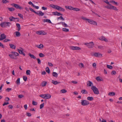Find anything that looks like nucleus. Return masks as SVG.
Masks as SVG:
<instances>
[{"instance_id": "1", "label": "nucleus", "mask_w": 122, "mask_h": 122, "mask_svg": "<svg viewBox=\"0 0 122 122\" xmlns=\"http://www.w3.org/2000/svg\"><path fill=\"white\" fill-rule=\"evenodd\" d=\"M11 24V23L7 22H5L1 23L0 24V26L2 27H9L10 25Z\"/></svg>"}, {"instance_id": "2", "label": "nucleus", "mask_w": 122, "mask_h": 122, "mask_svg": "<svg viewBox=\"0 0 122 122\" xmlns=\"http://www.w3.org/2000/svg\"><path fill=\"white\" fill-rule=\"evenodd\" d=\"M91 88L93 90L94 94H99V92L98 88L95 86H92Z\"/></svg>"}, {"instance_id": "3", "label": "nucleus", "mask_w": 122, "mask_h": 122, "mask_svg": "<svg viewBox=\"0 0 122 122\" xmlns=\"http://www.w3.org/2000/svg\"><path fill=\"white\" fill-rule=\"evenodd\" d=\"M81 101V105L82 106H86L89 104V102L88 101L85 100H82Z\"/></svg>"}, {"instance_id": "4", "label": "nucleus", "mask_w": 122, "mask_h": 122, "mask_svg": "<svg viewBox=\"0 0 122 122\" xmlns=\"http://www.w3.org/2000/svg\"><path fill=\"white\" fill-rule=\"evenodd\" d=\"M85 44L87 46V47L90 48H92L94 45V44L93 42H91L89 43H85Z\"/></svg>"}, {"instance_id": "5", "label": "nucleus", "mask_w": 122, "mask_h": 122, "mask_svg": "<svg viewBox=\"0 0 122 122\" xmlns=\"http://www.w3.org/2000/svg\"><path fill=\"white\" fill-rule=\"evenodd\" d=\"M70 49L72 50H80L81 48L78 46H71L69 47Z\"/></svg>"}, {"instance_id": "6", "label": "nucleus", "mask_w": 122, "mask_h": 122, "mask_svg": "<svg viewBox=\"0 0 122 122\" xmlns=\"http://www.w3.org/2000/svg\"><path fill=\"white\" fill-rule=\"evenodd\" d=\"M92 55L93 56L99 57H102V54L99 52L94 53Z\"/></svg>"}, {"instance_id": "7", "label": "nucleus", "mask_w": 122, "mask_h": 122, "mask_svg": "<svg viewBox=\"0 0 122 122\" xmlns=\"http://www.w3.org/2000/svg\"><path fill=\"white\" fill-rule=\"evenodd\" d=\"M87 21L89 23L91 24H92L93 25H97V22L92 20L88 19Z\"/></svg>"}, {"instance_id": "8", "label": "nucleus", "mask_w": 122, "mask_h": 122, "mask_svg": "<svg viewBox=\"0 0 122 122\" xmlns=\"http://www.w3.org/2000/svg\"><path fill=\"white\" fill-rule=\"evenodd\" d=\"M6 38V36L5 34H1L0 36V40H2L5 39Z\"/></svg>"}, {"instance_id": "9", "label": "nucleus", "mask_w": 122, "mask_h": 122, "mask_svg": "<svg viewBox=\"0 0 122 122\" xmlns=\"http://www.w3.org/2000/svg\"><path fill=\"white\" fill-rule=\"evenodd\" d=\"M21 49H17V51H18L19 52V53L20 54H22L24 56H25V54L23 52V48H20Z\"/></svg>"}, {"instance_id": "10", "label": "nucleus", "mask_w": 122, "mask_h": 122, "mask_svg": "<svg viewBox=\"0 0 122 122\" xmlns=\"http://www.w3.org/2000/svg\"><path fill=\"white\" fill-rule=\"evenodd\" d=\"M13 6L15 7L16 9H19L20 10L23 9V7H21L19 5L17 4H14Z\"/></svg>"}, {"instance_id": "11", "label": "nucleus", "mask_w": 122, "mask_h": 122, "mask_svg": "<svg viewBox=\"0 0 122 122\" xmlns=\"http://www.w3.org/2000/svg\"><path fill=\"white\" fill-rule=\"evenodd\" d=\"M99 39L102 41H104L106 42H108V40L104 37L103 36H102L99 38Z\"/></svg>"}, {"instance_id": "12", "label": "nucleus", "mask_w": 122, "mask_h": 122, "mask_svg": "<svg viewBox=\"0 0 122 122\" xmlns=\"http://www.w3.org/2000/svg\"><path fill=\"white\" fill-rule=\"evenodd\" d=\"M9 19L10 20V21H14V20H13V19H17V21L18 22L19 21V18H15L13 16H10L9 18Z\"/></svg>"}, {"instance_id": "13", "label": "nucleus", "mask_w": 122, "mask_h": 122, "mask_svg": "<svg viewBox=\"0 0 122 122\" xmlns=\"http://www.w3.org/2000/svg\"><path fill=\"white\" fill-rule=\"evenodd\" d=\"M36 14L38 15L39 16H42L44 15V13L41 11H38L36 12Z\"/></svg>"}, {"instance_id": "14", "label": "nucleus", "mask_w": 122, "mask_h": 122, "mask_svg": "<svg viewBox=\"0 0 122 122\" xmlns=\"http://www.w3.org/2000/svg\"><path fill=\"white\" fill-rule=\"evenodd\" d=\"M57 7V10L62 11H65V9L62 7L58 6Z\"/></svg>"}, {"instance_id": "15", "label": "nucleus", "mask_w": 122, "mask_h": 122, "mask_svg": "<svg viewBox=\"0 0 122 122\" xmlns=\"http://www.w3.org/2000/svg\"><path fill=\"white\" fill-rule=\"evenodd\" d=\"M53 14L55 15H57L58 16L62 15H63L61 14L60 13L58 12L57 11L53 12Z\"/></svg>"}, {"instance_id": "16", "label": "nucleus", "mask_w": 122, "mask_h": 122, "mask_svg": "<svg viewBox=\"0 0 122 122\" xmlns=\"http://www.w3.org/2000/svg\"><path fill=\"white\" fill-rule=\"evenodd\" d=\"M51 95L49 94H45V99H48L51 98Z\"/></svg>"}, {"instance_id": "17", "label": "nucleus", "mask_w": 122, "mask_h": 122, "mask_svg": "<svg viewBox=\"0 0 122 122\" xmlns=\"http://www.w3.org/2000/svg\"><path fill=\"white\" fill-rule=\"evenodd\" d=\"M93 85V83L90 81H88L87 82V86H92V85Z\"/></svg>"}, {"instance_id": "18", "label": "nucleus", "mask_w": 122, "mask_h": 122, "mask_svg": "<svg viewBox=\"0 0 122 122\" xmlns=\"http://www.w3.org/2000/svg\"><path fill=\"white\" fill-rule=\"evenodd\" d=\"M66 8L68 9H69L70 10H73V7L71 6H65Z\"/></svg>"}, {"instance_id": "19", "label": "nucleus", "mask_w": 122, "mask_h": 122, "mask_svg": "<svg viewBox=\"0 0 122 122\" xmlns=\"http://www.w3.org/2000/svg\"><path fill=\"white\" fill-rule=\"evenodd\" d=\"M36 47L40 49H42L43 47V45L42 44H40L39 45H36Z\"/></svg>"}, {"instance_id": "20", "label": "nucleus", "mask_w": 122, "mask_h": 122, "mask_svg": "<svg viewBox=\"0 0 122 122\" xmlns=\"http://www.w3.org/2000/svg\"><path fill=\"white\" fill-rule=\"evenodd\" d=\"M109 5L107 6H105V7L107 9H112V5L109 4Z\"/></svg>"}, {"instance_id": "21", "label": "nucleus", "mask_w": 122, "mask_h": 122, "mask_svg": "<svg viewBox=\"0 0 122 122\" xmlns=\"http://www.w3.org/2000/svg\"><path fill=\"white\" fill-rule=\"evenodd\" d=\"M58 5H55L53 4H51L50 5V6L52 8L55 9H57V8Z\"/></svg>"}, {"instance_id": "22", "label": "nucleus", "mask_w": 122, "mask_h": 122, "mask_svg": "<svg viewBox=\"0 0 122 122\" xmlns=\"http://www.w3.org/2000/svg\"><path fill=\"white\" fill-rule=\"evenodd\" d=\"M43 21L44 22H46L50 23H51V22L50 20L49 19H44L43 20Z\"/></svg>"}, {"instance_id": "23", "label": "nucleus", "mask_w": 122, "mask_h": 122, "mask_svg": "<svg viewBox=\"0 0 122 122\" xmlns=\"http://www.w3.org/2000/svg\"><path fill=\"white\" fill-rule=\"evenodd\" d=\"M9 46L12 49H15L16 48V46L12 44H9Z\"/></svg>"}, {"instance_id": "24", "label": "nucleus", "mask_w": 122, "mask_h": 122, "mask_svg": "<svg viewBox=\"0 0 122 122\" xmlns=\"http://www.w3.org/2000/svg\"><path fill=\"white\" fill-rule=\"evenodd\" d=\"M28 55L31 58L35 59L36 58V57L33 54H31L30 53H29L28 54Z\"/></svg>"}, {"instance_id": "25", "label": "nucleus", "mask_w": 122, "mask_h": 122, "mask_svg": "<svg viewBox=\"0 0 122 122\" xmlns=\"http://www.w3.org/2000/svg\"><path fill=\"white\" fill-rule=\"evenodd\" d=\"M52 83L54 85H57L60 83V82H59L57 81L54 80H52Z\"/></svg>"}, {"instance_id": "26", "label": "nucleus", "mask_w": 122, "mask_h": 122, "mask_svg": "<svg viewBox=\"0 0 122 122\" xmlns=\"http://www.w3.org/2000/svg\"><path fill=\"white\" fill-rule=\"evenodd\" d=\"M16 26L18 27L17 30L18 31H19L21 29L20 25V24L17 23L16 24Z\"/></svg>"}, {"instance_id": "27", "label": "nucleus", "mask_w": 122, "mask_h": 122, "mask_svg": "<svg viewBox=\"0 0 122 122\" xmlns=\"http://www.w3.org/2000/svg\"><path fill=\"white\" fill-rule=\"evenodd\" d=\"M47 82L46 81H43L41 82L42 86V87L45 86L47 84Z\"/></svg>"}, {"instance_id": "28", "label": "nucleus", "mask_w": 122, "mask_h": 122, "mask_svg": "<svg viewBox=\"0 0 122 122\" xmlns=\"http://www.w3.org/2000/svg\"><path fill=\"white\" fill-rule=\"evenodd\" d=\"M81 92L82 94H87L88 93L87 92L85 89L82 90L81 91Z\"/></svg>"}, {"instance_id": "29", "label": "nucleus", "mask_w": 122, "mask_h": 122, "mask_svg": "<svg viewBox=\"0 0 122 122\" xmlns=\"http://www.w3.org/2000/svg\"><path fill=\"white\" fill-rule=\"evenodd\" d=\"M87 99L88 100L92 101L93 100L94 98L92 97H87Z\"/></svg>"}, {"instance_id": "30", "label": "nucleus", "mask_w": 122, "mask_h": 122, "mask_svg": "<svg viewBox=\"0 0 122 122\" xmlns=\"http://www.w3.org/2000/svg\"><path fill=\"white\" fill-rule=\"evenodd\" d=\"M15 33V35L17 37H19L20 36V34L19 32L16 31Z\"/></svg>"}, {"instance_id": "31", "label": "nucleus", "mask_w": 122, "mask_h": 122, "mask_svg": "<svg viewBox=\"0 0 122 122\" xmlns=\"http://www.w3.org/2000/svg\"><path fill=\"white\" fill-rule=\"evenodd\" d=\"M61 23L62 24V25L63 26H64L65 27H66L68 26L64 22H61L60 23Z\"/></svg>"}, {"instance_id": "32", "label": "nucleus", "mask_w": 122, "mask_h": 122, "mask_svg": "<svg viewBox=\"0 0 122 122\" xmlns=\"http://www.w3.org/2000/svg\"><path fill=\"white\" fill-rule=\"evenodd\" d=\"M52 75L53 76L56 77H57L58 76V74L57 73L55 72H53L52 73Z\"/></svg>"}, {"instance_id": "33", "label": "nucleus", "mask_w": 122, "mask_h": 122, "mask_svg": "<svg viewBox=\"0 0 122 122\" xmlns=\"http://www.w3.org/2000/svg\"><path fill=\"white\" fill-rule=\"evenodd\" d=\"M101 78L99 76H98L96 78V80L98 81H102V80L101 79Z\"/></svg>"}, {"instance_id": "34", "label": "nucleus", "mask_w": 122, "mask_h": 122, "mask_svg": "<svg viewBox=\"0 0 122 122\" xmlns=\"http://www.w3.org/2000/svg\"><path fill=\"white\" fill-rule=\"evenodd\" d=\"M67 92V91L65 89L61 90L60 91L61 93H65Z\"/></svg>"}, {"instance_id": "35", "label": "nucleus", "mask_w": 122, "mask_h": 122, "mask_svg": "<svg viewBox=\"0 0 122 122\" xmlns=\"http://www.w3.org/2000/svg\"><path fill=\"white\" fill-rule=\"evenodd\" d=\"M115 94V93L113 92H109L108 93V95L109 96H114Z\"/></svg>"}, {"instance_id": "36", "label": "nucleus", "mask_w": 122, "mask_h": 122, "mask_svg": "<svg viewBox=\"0 0 122 122\" xmlns=\"http://www.w3.org/2000/svg\"><path fill=\"white\" fill-rule=\"evenodd\" d=\"M8 9L10 11H14L15 10V9L13 7L8 8Z\"/></svg>"}, {"instance_id": "37", "label": "nucleus", "mask_w": 122, "mask_h": 122, "mask_svg": "<svg viewBox=\"0 0 122 122\" xmlns=\"http://www.w3.org/2000/svg\"><path fill=\"white\" fill-rule=\"evenodd\" d=\"M20 79L19 78L16 81V83L17 85H19L20 84Z\"/></svg>"}, {"instance_id": "38", "label": "nucleus", "mask_w": 122, "mask_h": 122, "mask_svg": "<svg viewBox=\"0 0 122 122\" xmlns=\"http://www.w3.org/2000/svg\"><path fill=\"white\" fill-rule=\"evenodd\" d=\"M46 72L49 74L50 73V70L48 67H47L46 68Z\"/></svg>"}, {"instance_id": "39", "label": "nucleus", "mask_w": 122, "mask_h": 122, "mask_svg": "<svg viewBox=\"0 0 122 122\" xmlns=\"http://www.w3.org/2000/svg\"><path fill=\"white\" fill-rule=\"evenodd\" d=\"M80 10L79 9L77 8H73V10L78 11H80Z\"/></svg>"}, {"instance_id": "40", "label": "nucleus", "mask_w": 122, "mask_h": 122, "mask_svg": "<svg viewBox=\"0 0 122 122\" xmlns=\"http://www.w3.org/2000/svg\"><path fill=\"white\" fill-rule=\"evenodd\" d=\"M2 2L3 4H6L7 3L9 2V1L7 0H2Z\"/></svg>"}, {"instance_id": "41", "label": "nucleus", "mask_w": 122, "mask_h": 122, "mask_svg": "<svg viewBox=\"0 0 122 122\" xmlns=\"http://www.w3.org/2000/svg\"><path fill=\"white\" fill-rule=\"evenodd\" d=\"M111 9L113 10H116V11H117L118 10V9L116 7L112 5V8Z\"/></svg>"}, {"instance_id": "42", "label": "nucleus", "mask_w": 122, "mask_h": 122, "mask_svg": "<svg viewBox=\"0 0 122 122\" xmlns=\"http://www.w3.org/2000/svg\"><path fill=\"white\" fill-rule=\"evenodd\" d=\"M30 71L29 70H28L26 71V74L27 75H30Z\"/></svg>"}, {"instance_id": "43", "label": "nucleus", "mask_w": 122, "mask_h": 122, "mask_svg": "<svg viewBox=\"0 0 122 122\" xmlns=\"http://www.w3.org/2000/svg\"><path fill=\"white\" fill-rule=\"evenodd\" d=\"M62 30L63 31L66 32H67L69 31V30L68 29H67L65 28H63L62 29Z\"/></svg>"}, {"instance_id": "44", "label": "nucleus", "mask_w": 122, "mask_h": 122, "mask_svg": "<svg viewBox=\"0 0 122 122\" xmlns=\"http://www.w3.org/2000/svg\"><path fill=\"white\" fill-rule=\"evenodd\" d=\"M11 53H12L13 54H14V55H15V56H18L19 55L18 53L16 52H11Z\"/></svg>"}, {"instance_id": "45", "label": "nucleus", "mask_w": 122, "mask_h": 122, "mask_svg": "<svg viewBox=\"0 0 122 122\" xmlns=\"http://www.w3.org/2000/svg\"><path fill=\"white\" fill-rule=\"evenodd\" d=\"M79 66L80 67H81V68L82 67H84V64L82 63H79Z\"/></svg>"}, {"instance_id": "46", "label": "nucleus", "mask_w": 122, "mask_h": 122, "mask_svg": "<svg viewBox=\"0 0 122 122\" xmlns=\"http://www.w3.org/2000/svg\"><path fill=\"white\" fill-rule=\"evenodd\" d=\"M9 55L11 58L12 59H15V58L14 56L13 55L9 54Z\"/></svg>"}, {"instance_id": "47", "label": "nucleus", "mask_w": 122, "mask_h": 122, "mask_svg": "<svg viewBox=\"0 0 122 122\" xmlns=\"http://www.w3.org/2000/svg\"><path fill=\"white\" fill-rule=\"evenodd\" d=\"M39 55L40 57H43L45 56V55L42 53H40L39 54Z\"/></svg>"}, {"instance_id": "48", "label": "nucleus", "mask_w": 122, "mask_h": 122, "mask_svg": "<svg viewBox=\"0 0 122 122\" xmlns=\"http://www.w3.org/2000/svg\"><path fill=\"white\" fill-rule=\"evenodd\" d=\"M36 33L39 35L43 34V32L40 31H38Z\"/></svg>"}, {"instance_id": "49", "label": "nucleus", "mask_w": 122, "mask_h": 122, "mask_svg": "<svg viewBox=\"0 0 122 122\" xmlns=\"http://www.w3.org/2000/svg\"><path fill=\"white\" fill-rule=\"evenodd\" d=\"M44 103H43L40 105V109H41L43 107L44 105Z\"/></svg>"}, {"instance_id": "50", "label": "nucleus", "mask_w": 122, "mask_h": 122, "mask_svg": "<svg viewBox=\"0 0 122 122\" xmlns=\"http://www.w3.org/2000/svg\"><path fill=\"white\" fill-rule=\"evenodd\" d=\"M39 96L45 99V94L40 95H39Z\"/></svg>"}, {"instance_id": "51", "label": "nucleus", "mask_w": 122, "mask_h": 122, "mask_svg": "<svg viewBox=\"0 0 122 122\" xmlns=\"http://www.w3.org/2000/svg\"><path fill=\"white\" fill-rule=\"evenodd\" d=\"M107 67L109 69H112L113 68L112 66L111 65H107Z\"/></svg>"}, {"instance_id": "52", "label": "nucleus", "mask_w": 122, "mask_h": 122, "mask_svg": "<svg viewBox=\"0 0 122 122\" xmlns=\"http://www.w3.org/2000/svg\"><path fill=\"white\" fill-rule=\"evenodd\" d=\"M29 9L31 11L34 12L36 14V12L33 9H32L31 8H29Z\"/></svg>"}, {"instance_id": "53", "label": "nucleus", "mask_w": 122, "mask_h": 122, "mask_svg": "<svg viewBox=\"0 0 122 122\" xmlns=\"http://www.w3.org/2000/svg\"><path fill=\"white\" fill-rule=\"evenodd\" d=\"M23 79L24 81H26L27 79V77H26L25 76H23Z\"/></svg>"}, {"instance_id": "54", "label": "nucleus", "mask_w": 122, "mask_h": 122, "mask_svg": "<svg viewBox=\"0 0 122 122\" xmlns=\"http://www.w3.org/2000/svg\"><path fill=\"white\" fill-rule=\"evenodd\" d=\"M24 97V96L23 95H20L18 96V97L19 98H21Z\"/></svg>"}, {"instance_id": "55", "label": "nucleus", "mask_w": 122, "mask_h": 122, "mask_svg": "<svg viewBox=\"0 0 122 122\" xmlns=\"http://www.w3.org/2000/svg\"><path fill=\"white\" fill-rule=\"evenodd\" d=\"M32 104L34 105H37V103L36 102H35L34 101H32Z\"/></svg>"}, {"instance_id": "56", "label": "nucleus", "mask_w": 122, "mask_h": 122, "mask_svg": "<svg viewBox=\"0 0 122 122\" xmlns=\"http://www.w3.org/2000/svg\"><path fill=\"white\" fill-rule=\"evenodd\" d=\"M38 63L39 64H40L41 63V61L40 59L39 58H37L36 59Z\"/></svg>"}, {"instance_id": "57", "label": "nucleus", "mask_w": 122, "mask_h": 122, "mask_svg": "<svg viewBox=\"0 0 122 122\" xmlns=\"http://www.w3.org/2000/svg\"><path fill=\"white\" fill-rule=\"evenodd\" d=\"M111 74L113 75H116V72L115 71H112V72Z\"/></svg>"}, {"instance_id": "58", "label": "nucleus", "mask_w": 122, "mask_h": 122, "mask_svg": "<svg viewBox=\"0 0 122 122\" xmlns=\"http://www.w3.org/2000/svg\"><path fill=\"white\" fill-rule=\"evenodd\" d=\"M18 16L20 17L21 18L23 19V15L19 13L18 14Z\"/></svg>"}, {"instance_id": "59", "label": "nucleus", "mask_w": 122, "mask_h": 122, "mask_svg": "<svg viewBox=\"0 0 122 122\" xmlns=\"http://www.w3.org/2000/svg\"><path fill=\"white\" fill-rule=\"evenodd\" d=\"M103 1L107 4H109V2L107 0H103Z\"/></svg>"}, {"instance_id": "60", "label": "nucleus", "mask_w": 122, "mask_h": 122, "mask_svg": "<svg viewBox=\"0 0 122 122\" xmlns=\"http://www.w3.org/2000/svg\"><path fill=\"white\" fill-rule=\"evenodd\" d=\"M98 48L101 49V50L103 49V46H98Z\"/></svg>"}, {"instance_id": "61", "label": "nucleus", "mask_w": 122, "mask_h": 122, "mask_svg": "<svg viewBox=\"0 0 122 122\" xmlns=\"http://www.w3.org/2000/svg\"><path fill=\"white\" fill-rule=\"evenodd\" d=\"M10 41V40L8 39H5V40L3 41L4 42H6L7 41Z\"/></svg>"}, {"instance_id": "62", "label": "nucleus", "mask_w": 122, "mask_h": 122, "mask_svg": "<svg viewBox=\"0 0 122 122\" xmlns=\"http://www.w3.org/2000/svg\"><path fill=\"white\" fill-rule=\"evenodd\" d=\"M12 89L11 88H8L6 90V91H7L8 92H10V91Z\"/></svg>"}, {"instance_id": "63", "label": "nucleus", "mask_w": 122, "mask_h": 122, "mask_svg": "<svg viewBox=\"0 0 122 122\" xmlns=\"http://www.w3.org/2000/svg\"><path fill=\"white\" fill-rule=\"evenodd\" d=\"M81 19L84 20H87V19H87V18L83 17H82L81 18Z\"/></svg>"}, {"instance_id": "64", "label": "nucleus", "mask_w": 122, "mask_h": 122, "mask_svg": "<svg viewBox=\"0 0 122 122\" xmlns=\"http://www.w3.org/2000/svg\"><path fill=\"white\" fill-rule=\"evenodd\" d=\"M96 64L95 63H94L92 64V66L93 67L96 68Z\"/></svg>"}]
</instances>
